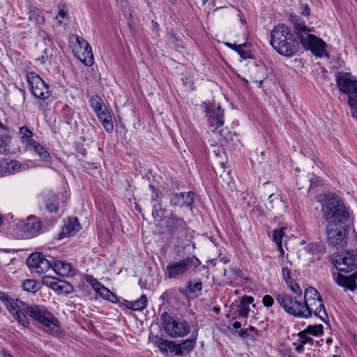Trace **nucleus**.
<instances>
[{
  "instance_id": "10",
  "label": "nucleus",
  "mask_w": 357,
  "mask_h": 357,
  "mask_svg": "<svg viewBox=\"0 0 357 357\" xmlns=\"http://www.w3.org/2000/svg\"><path fill=\"white\" fill-rule=\"evenodd\" d=\"M335 82L340 92L347 94L348 102L357 97V78L350 73L340 72L336 76Z\"/></svg>"
},
{
  "instance_id": "15",
  "label": "nucleus",
  "mask_w": 357,
  "mask_h": 357,
  "mask_svg": "<svg viewBox=\"0 0 357 357\" xmlns=\"http://www.w3.org/2000/svg\"><path fill=\"white\" fill-rule=\"evenodd\" d=\"M319 298L317 300L308 301V302H304L303 303V311L304 313L303 318H310L312 313L318 317H319L324 322L326 323L328 321V316L323 303V307H319Z\"/></svg>"
},
{
  "instance_id": "5",
  "label": "nucleus",
  "mask_w": 357,
  "mask_h": 357,
  "mask_svg": "<svg viewBox=\"0 0 357 357\" xmlns=\"http://www.w3.org/2000/svg\"><path fill=\"white\" fill-rule=\"evenodd\" d=\"M189 227L182 218L172 212L164 219V229L172 243L183 242L187 236Z\"/></svg>"
},
{
  "instance_id": "6",
  "label": "nucleus",
  "mask_w": 357,
  "mask_h": 357,
  "mask_svg": "<svg viewBox=\"0 0 357 357\" xmlns=\"http://www.w3.org/2000/svg\"><path fill=\"white\" fill-rule=\"evenodd\" d=\"M160 321L163 329L171 337H184L190 332V325L187 321L172 317L167 312L161 314Z\"/></svg>"
},
{
  "instance_id": "54",
  "label": "nucleus",
  "mask_w": 357,
  "mask_h": 357,
  "mask_svg": "<svg viewBox=\"0 0 357 357\" xmlns=\"http://www.w3.org/2000/svg\"><path fill=\"white\" fill-rule=\"evenodd\" d=\"M300 13L305 16H308L310 14V8L308 4H301L300 6Z\"/></svg>"
},
{
  "instance_id": "58",
  "label": "nucleus",
  "mask_w": 357,
  "mask_h": 357,
  "mask_svg": "<svg viewBox=\"0 0 357 357\" xmlns=\"http://www.w3.org/2000/svg\"><path fill=\"white\" fill-rule=\"evenodd\" d=\"M76 40L80 49H84V47H88L89 45L86 40L79 36H77Z\"/></svg>"
},
{
  "instance_id": "52",
  "label": "nucleus",
  "mask_w": 357,
  "mask_h": 357,
  "mask_svg": "<svg viewBox=\"0 0 357 357\" xmlns=\"http://www.w3.org/2000/svg\"><path fill=\"white\" fill-rule=\"evenodd\" d=\"M239 308L238 314L242 317H247L250 312V307L246 305H242L241 304L238 305Z\"/></svg>"
},
{
  "instance_id": "45",
  "label": "nucleus",
  "mask_w": 357,
  "mask_h": 357,
  "mask_svg": "<svg viewBox=\"0 0 357 357\" xmlns=\"http://www.w3.org/2000/svg\"><path fill=\"white\" fill-rule=\"evenodd\" d=\"M149 188L152 190L153 193L151 198V202H157L159 200H161V192L152 185H150Z\"/></svg>"
},
{
  "instance_id": "59",
  "label": "nucleus",
  "mask_w": 357,
  "mask_h": 357,
  "mask_svg": "<svg viewBox=\"0 0 357 357\" xmlns=\"http://www.w3.org/2000/svg\"><path fill=\"white\" fill-rule=\"evenodd\" d=\"M307 181L310 183V187H312V185L319 186L322 185V181L319 179L318 178L312 177L309 178Z\"/></svg>"
},
{
  "instance_id": "32",
  "label": "nucleus",
  "mask_w": 357,
  "mask_h": 357,
  "mask_svg": "<svg viewBox=\"0 0 357 357\" xmlns=\"http://www.w3.org/2000/svg\"><path fill=\"white\" fill-rule=\"evenodd\" d=\"M284 236V232L283 231V229H275L273 231V239L274 242L275 243L277 248L278 250L280 252V255L283 256L284 252L282 249V238Z\"/></svg>"
},
{
  "instance_id": "34",
  "label": "nucleus",
  "mask_w": 357,
  "mask_h": 357,
  "mask_svg": "<svg viewBox=\"0 0 357 357\" xmlns=\"http://www.w3.org/2000/svg\"><path fill=\"white\" fill-rule=\"evenodd\" d=\"M83 59L80 58V60L87 66H91L93 63V56L92 50L89 45L88 47H84V52L82 53Z\"/></svg>"
},
{
  "instance_id": "9",
  "label": "nucleus",
  "mask_w": 357,
  "mask_h": 357,
  "mask_svg": "<svg viewBox=\"0 0 357 357\" xmlns=\"http://www.w3.org/2000/svg\"><path fill=\"white\" fill-rule=\"evenodd\" d=\"M349 231V223L340 225H326L328 244L337 248L345 246L347 243Z\"/></svg>"
},
{
  "instance_id": "60",
  "label": "nucleus",
  "mask_w": 357,
  "mask_h": 357,
  "mask_svg": "<svg viewBox=\"0 0 357 357\" xmlns=\"http://www.w3.org/2000/svg\"><path fill=\"white\" fill-rule=\"evenodd\" d=\"M110 291H111L108 288L103 285V287H101L100 290L98 291V294L103 298H105Z\"/></svg>"
},
{
  "instance_id": "22",
  "label": "nucleus",
  "mask_w": 357,
  "mask_h": 357,
  "mask_svg": "<svg viewBox=\"0 0 357 357\" xmlns=\"http://www.w3.org/2000/svg\"><path fill=\"white\" fill-rule=\"evenodd\" d=\"M21 163L17 160H0V176L13 174L20 171Z\"/></svg>"
},
{
  "instance_id": "41",
  "label": "nucleus",
  "mask_w": 357,
  "mask_h": 357,
  "mask_svg": "<svg viewBox=\"0 0 357 357\" xmlns=\"http://www.w3.org/2000/svg\"><path fill=\"white\" fill-rule=\"evenodd\" d=\"M164 214V210L162 207V201L159 200L157 202H155L153 204V209H152V215L153 218H162V216Z\"/></svg>"
},
{
  "instance_id": "53",
  "label": "nucleus",
  "mask_w": 357,
  "mask_h": 357,
  "mask_svg": "<svg viewBox=\"0 0 357 357\" xmlns=\"http://www.w3.org/2000/svg\"><path fill=\"white\" fill-rule=\"evenodd\" d=\"M262 303L266 307H271L274 303V299L271 296L266 295L262 298Z\"/></svg>"
},
{
  "instance_id": "28",
  "label": "nucleus",
  "mask_w": 357,
  "mask_h": 357,
  "mask_svg": "<svg viewBox=\"0 0 357 357\" xmlns=\"http://www.w3.org/2000/svg\"><path fill=\"white\" fill-rule=\"evenodd\" d=\"M19 133L20 142L25 148L30 146L32 142L35 141L33 139V132L26 126H21L19 129Z\"/></svg>"
},
{
  "instance_id": "46",
  "label": "nucleus",
  "mask_w": 357,
  "mask_h": 357,
  "mask_svg": "<svg viewBox=\"0 0 357 357\" xmlns=\"http://www.w3.org/2000/svg\"><path fill=\"white\" fill-rule=\"evenodd\" d=\"M229 271L231 274V280H236L237 278H243L242 271L236 266L229 267Z\"/></svg>"
},
{
  "instance_id": "63",
  "label": "nucleus",
  "mask_w": 357,
  "mask_h": 357,
  "mask_svg": "<svg viewBox=\"0 0 357 357\" xmlns=\"http://www.w3.org/2000/svg\"><path fill=\"white\" fill-rule=\"evenodd\" d=\"M121 306H125L126 308L132 310V301H127L126 299H123V301L120 303Z\"/></svg>"
},
{
  "instance_id": "33",
  "label": "nucleus",
  "mask_w": 357,
  "mask_h": 357,
  "mask_svg": "<svg viewBox=\"0 0 357 357\" xmlns=\"http://www.w3.org/2000/svg\"><path fill=\"white\" fill-rule=\"evenodd\" d=\"M29 18L37 24L45 23V17L42 11L38 8H33L30 10Z\"/></svg>"
},
{
  "instance_id": "14",
  "label": "nucleus",
  "mask_w": 357,
  "mask_h": 357,
  "mask_svg": "<svg viewBox=\"0 0 357 357\" xmlns=\"http://www.w3.org/2000/svg\"><path fill=\"white\" fill-rule=\"evenodd\" d=\"M51 256L43 255L41 252L32 253L26 259L27 266L38 273H43L47 271L52 266Z\"/></svg>"
},
{
  "instance_id": "38",
  "label": "nucleus",
  "mask_w": 357,
  "mask_h": 357,
  "mask_svg": "<svg viewBox=\"0 0 357 357\" xmlns=\"http://www.w3.org/2000/svg\"><path fill=\"white\" fill-rule=\"evenodd\" d=\"M89 102L94 112L99 111L105 106L102 98L98 95H93L89 100Z\"/></svg>"
},
{
  "instance_id": "39",
  "label": "nucleus",
  "mask_w": 357,
  "mask_h": 357,
  "mask_svg": "<svg viewBox=\"0 0 357 357\" xmlns=\"http://www.w3.org/2000/svg\"><path fill=\"white\" fill-rule=\"evenodd\" d=\"M147 301L146 295L142 294L139 299L132 301V310H143L146 307Z\"/></svg>"
},
{
  "instance_id": "36",
  "label": "nucleus",
  "mask_w": 357,
  "mask_h": 357,
  "mask_svg": "<svg viewBox=\"0 0 357 357\" xmlns=\"http://www.w3.org/2000/svg\"><path fill=\"white\" fill-rule=\"evenodd\" d=\"M303 331L308 335L317 337L324 333V326L321 324L309 325L305 329L303 330Z\"/></svg>"
},
{
  "instance_id": "12",
  "label": "nucleus",
  "mask_w": 357,
  "mask_h": 357,
  "mask_svg": "<svg viewBox=\"0 0 357 357\" xmlns=\"http://www.w3.org/2000/svg\"><path fill=\"white\" fill-rule=\"evenodd\" d=\"M277 302L284 310L295 317L303 318V303L287 294H279L275 296Z\"/></svg>"
},
{
  "instance_id": "40",
  "label": "nucleus",
  "mask_w": 357,
  "mask_h": 357,
  "mask_svg": "<svg viewBox=\"0 0 357 357\" xmlns=\"http://www.w3.org/2000/svg\"><path fill=\"white\" fill-rule=\"evenodd\" d=\"M282 202V200L278 195L272 193L268 196V206H267V208L268 209H273L275 206L281 205Z\"/></svg>"
},
{
  "instance_id": "30",
  "label": "nucleus",
  "mask_w": 357,
  "mask_h": 357,
  "mask_svg": "<svg viewBox=\"0 0 357 357\" xmlns=\"http://www.w3.org/2000/svg\"><path fill=\"white\" fill-rule=\"evenodd\" d=\"M319 298V307H323V299L319 293V291L312 287H308L305 290L304 302H308V301H312V300H317Z\"/></svg>"
},
{
  "instance_id": "27",
  "label": "nucleus",
  "mask_w": 357,
  "mask_h": 357,
  "mask_svg": "<svg viewBox=\"0 0 357 357\" xmlns=\"http://www.w3.org/2000/svg\"><path fill=\"white\" fill-rule=\"evenodd\" d=\"M153 342L160 349V351L162 353H167L168 351L170 352H174V342L159 337L158 336H155L153 340Z\"/></svg>"
},
{
  "instance_id": "4",
  "label": "nucleus",
  "mask_w": 357,
  "mask_h": 357,
  "mask_svg": "<svg viewBox=\"0 0 357 357\" xmlns=\"http://www.w3.org/2000/svg\"><path fill=\"white\" fill-rule=\"evenodd\" d=\"M43 232V224L40 219L34 215L29 216L24 220H19L14 224L12 234L16 238H31Z\"/></svg>"
},
{
  "instance_id": "24",
  "label": "nucleus",
  "mask_w": 357,
  "mask_h": 357,
  "mask_svg": "<svg viewBox=\"0 0 357 357\" xmlns=\"http://www.w3.org/2000/svg\"><path fill=\"white\" fill-rule=\"evenodd\" d=\"M196 337L193 339H187L180 344L174 342V354L176 356H183L190 353L196 345Z\"/></svg>"
},
{
  "instance_id": "37",
  "label": "nucleus",
  "mask_w": 357,
  "mask_h": 357,
  "mask_svg": "<svg viewBox=\"0 0 357 357\" xmlns=\"http://www.w3.org/2000/svg\"><path fill=\"white\" fill-rule=\"evenodd\" d=\"M10 313L12 314L13 318L22 326L24 327L29 326V321L24 312L14 311Z\"/></svg>"
},
{
  "instance_id": "19",
  "label": "nucleus",
  "mask_w": 357,
  "mask_h": 357,
  "mask_svg": "<svg viewBox=\"0 0 357 357\" xmlns=\"http://www.w3.org/2000/svg\"><path fill=\"white\" fill-rule=\"evenodd\" d=\"M98 117V120L102 123L104 129L108 133H112L114 131V123L112 118V114L108 109L107 106L105 105L102 109L94 112Z\"/></svg>"
},
{
  "instance_id": "48",
  "label": "nucleus",
  "mask_w": 357,
  "mask_h": 357,
  "mask_svg": "<svg viewBox=\"0 0 357 357\" xmlns=\"http://www.w3.org/2000/svg\"><path fill=\"white\" fill-rule=\"evenodd\" d=\"M282 271L283 278L284 279L286 283L287 284L292 283V281L294 280L292 279V278L291 276L290 269H289L287 267H283Z\"/></svg>"
},
{
  "instance_id": "18",
  "label": "nucleus",
  "mask_w": 357,
  "mask_h": 357,
  "mask_svg": "<svg viewBox=\"0 0 357 357\" xmlns=\"http://www.w3.org/2000/svg\"><path fill=\"white\" fill-rule=\"evenodd\" d=\"M206 112L210 125L215 127V130L224 125V110L220 105H218L217 108L207 107Z\"/></svg>"
},
{
  "instance_id": "43",
  "label": "nucleus",
  "mask_w": 357,
  "mask_h": 357,
  "mask_svg": "<svg viewBox=\"0 0 357 357\" xmlns=\"http://www.w3.org/2000/svg\"><path fill=\"white\" fill-rule=\"evenodd\" d=\"M86 281L91 285L94 291L97 293L100 290L101 287H103L97 279L94 278L92 275H88L86 277Z\"/></svg>"
},
{
  "instance_id": "11",
  "label": "nucleus",
  "mask_w": 357,
  "mask_h": 357,
  "mask_svg": "<svg viewBox=\"0 0 357 357\" xmlns=\"http://www.w3.org/2000/svg\"><path fill=\"white\" fill-rule=\"evenodd\" d=\"M26 77L31 91L36 98L46 100L51 96L50 86L38 74L30 72Z\"/></svg>"
},
{
  "instance_id": "26",
  "label": "nucleus",
  "mask_w": 357,
  "mask_h": 357,
  "mask_svg": "<svg viewBox=\"0 0 357 357\" xmlns=\"http://www.w3.org/2000/svg\"><path fill=\"white\" fill-rule=\"evenodd\" d=\"M50 287L59 294H69L73 291V286L65 280H57L51 282Z\"/></svg>"
},
{
  "instance_id": "50",
  "label": "nucleus",
  "mask_w": 357,
  "mask_h": 357,
  "mask_svg": "<svg viewBox=\"0 0 357 357\" xmlns=\"http://www.w3.org/2000/svg\"><path fill=\"white\" fill-rule=\"evenodd\" d=\"M169 43H172V45H174L175 47H176L177 48H179V47H183L182 46V43H181V40H180L179 39H178L175 34L174 33H171L169 34Z\"/></svg>"
},
{
  "instance_id": "29",
  "label": "nucleus",
  "mask_w": 357,
  "mask_h": 357,
  "mask_svg": "<svg viewBox=\"0 0 357 357\" xmlns=\"http://www.w3.org/2000/svg\"><path fill=\"white\" fill-rule=\"evenodd\" d=\"M44 202L45 208L48 212L54 213L57 211L59 203L56 195L53 193L48 194Z\"/></svg>"
},
{
  "instance_id": "61",
  "label": "nucleus",
  "mask_w": 357,
  "mask_h": 357,
  "mask_svg": "<svg viewBox=\"0 0 357 357\" xmlns=\"http://www.w3.org/2000/svg\"><path fill=\"white\" fill-rule=\"evenodd\" d=\"M77 151L80 153L82 155L84 156L87 153V150L84 147V146L82 144H77L76 148Z\"/></svg>"
},
{
  "instance_id": "8",
  "label": "nucleus",
  "mask_w": 357,
  "mask_h": 357,
  "mask_svg": "<svg viewBox=\"0 0 357 357\" xmlns=\"http://www.w3.org/2000/svg\"><path fill=\"white\" fill-rule=\"evenodd\" d=\"M201 264L195 256L187 257L179 261L171 262L166 266L165 275L168 278L180 279L193 268L196 269Z\"/></svg>"
},
{
  "instance_id": "1",
  "label": "nucleus",
  "mask_w": 357,
  "mask_h": 357,
  "mask_svg": "<svg viewBox=\"0 0 357 357\" xmlns=\"http://www.w3.org/2000/svg\"><path fill=\"white\" fill-rule=\"evenodd\" d=\"M295 31L284 24L276 26L271 32V45L280 55L291 57L300 50V41L297 40Z\"/></svg>"
},
{
  "instance_id": "35",
  "label": "nucleus",
  "mask_w": 357,
  "mask_h": 357,
  "mask_svg": "<svg viewBox=\"0 0 357 357\" xmlns=\"http://www.w3.org/2000/svg\"><path fill=\"white\" fill-rule=\"evenodd\" d=\"M22 289L27 292L35 293L39 289V283L36 280H26L22 283Z\"/></svg>"
},
{
  "instance_id": "62",
  "label": "nucleus",
  "mask_w": 357,
  "mask_h": 357,
  "mask_svg": "<svg viewBox=\"0 0 357 357\" xmlns=\"http://www.w3.org/2000/svg\"><path fill=\"white\" fill-rule=\"evenodd\" d=\"M121 306H125L126 308L132 310V301H127L126 299H123V301L120 303Z\"/></svg>"
},
{
  "instance_id": "3",
  "label": "nucleus",
  "mask_w": 357,
  "mask_h": 357,
  "mask_svg": "<svg viewBox=\"0 0 357 357\" xmlns=\"http://www.w3.org/2000/svg\"><path fill=\"white\" fill-rule=\"evenodd\" d=\"M294 31L296 38L305 50H310L317 56H323L326 54V43L320 38L313 35V29L309 28L301 19L294 22Z\"/></svg>"
},
{
  "instance_id": "21",
  "label": "nucleus",
  "mask_w": 357,
  "mask_h": 357,
  "mask_svg": "<svg viewBox=\"0 0 357 357\" xmlns=\"http://www.w3.org/2000/svg\"><path fill=\"white\" fill-rule=\"evenodd\" d=\"M356 278L357 271L349 276L338 273L335 282L340 287H345L350 291H354L357 288Z\"/></svg>"
},
{
  "instance_id": "25",
  "label": "nucleus",
  "mask_w": 357,
  "mask_h": 357,
  "mask_svg": "<svg viewBox=\"0 0 357 357\" xmlns=\"http://www.w3.org/2000/svg\"><path fill=\"white\" fill-rule=\"evenodd\" d=\"M51 268H52L58 275H73L74 272V270L70 264L54 260L53 257L52 259Z\"/></svg>"
},
{
  "instance_id": "17",
  "label": "nucleus",
  "mask_w": 357,
  "mask_h": 357,
  "mask_svg": "<svg viewBox=\"0 0 357 357\" xmlns=\"http://www.w3.org/2000/svg\"><path fill=\"white\" fill-rule=\"evenodd\" d=\"M195 194L192 191L186 192H173L169 198L171 206L186 207L190 211L194 207Z\"/></svg>"
},
{
  "instance_id": "20",
  "label": "nucleus",
  "mask_w": 357,
  "mask_h": 357,
  "mask_svg": "<svg viewBox=\"0 0 357 357\" xmlns=\"http://www.w3.org/2000/svg\"><path fill=\"white\" fill-rule=\"evenodd\" d=\"M81 229V226L77 218H69L60 231L58 238L63 239L66 237H70L75 235Z\"/></svg>"
},
{
  "instance_id": "7",
  "label": "nucleus",
  "mask_w": 357,
  "mask_h": 357,
  "mask_svg": "<svg viewBox=\"0 0 357 357\" xmlns=\"http://www.w3.org/2000/svg\"><path fill=\"white\" fill-rule=\"evenodd\" d=\"M328 260L341 272L357 271V249L348 250L330 255Z\"/></svg>"
},
{
  "instance_id": "51",
  "label": "nucleus",
  "mask_w": 357,
  "mask_h": 357,
  "mask_svg": "<svg viewBox=\"0 0 357 357\" xmlns=\"http://www.w3.org/2000/svg\"><path fill=\"white\" fill-rule=\"evenodd\" d=\"M290 288H291V290L294 293L296 294L297 296H301L302 295V290L300 287V286L294 282V280L292 281V283H290L289 284H288Z\"/></svg>"
},
{
  "instance_id": "31",
  "label": "nucleus",
  "mask_w": 357,
  "mask_h": 357,
  "mask_svg": "<svg viewBox=\"0 0 357 357\" xmlns=\"http://www.w3.org/2000/svg\"><path fill=\"white\" fill-rule=\"evenodd\" d=\"M202 282L200 280L193 282L192 280H189L187 282L186 289L190 294H193L195 297H197L202 290Z\"/></svg>"
},
{
  "instance_id": "47",
  "label": "nucleus",
  "mask_w": 357,
  "mask_h": 357,
  "mask_svg": "<svg viewBox=\"0 0 357 357\" xmlns=\"http://www.w3.org/2000/svg\"><path fill=\"white\" fill-rule=\"evenodd\" d=\"M348 104L351 108L352 116L357 119V97L350 99Z\"/></svg>"
},
{
  "instance_id": "44",
  "label": "nucleus",
  "mask_w": 357,
  "mask_h": 357,
  "mask_svg": "<svg viewBox=\"0 0 357 357\" xmlns=\"http://www.w3.org/2000/svg\"><path fill=\"white\" fill-rule=\"evenodd\" d=\"M11 139V136L8 135H0V153H2L5 151V148L8 146Z\"/></svg>"
},
{
  "instance_id": "16",
  "label": "nucleus",
  "mask_w": 357,
  "mask_h": 357,
  "mask_svg": "<svg viewBox=\"0 0 357 357\" xmlns=\"http://www.w3.org/2000/svg\"><path fill=\"white\" fill-rule=\"evenodd\" d=\"M0 301L9 312L17 311L24 312L28 315L32 307V305H29L20 299H16L15 301H14L8 294L3 291H0Z\"/></svg>"
},
{
  "instance_id": "49",
  "label": "nucleus",
  "mask_w": 357,
  "mask_h": 357,
  "mask_svg": "<svg viewBox=\"0 0 357 357\" xmlns=\"http://www.w3.org/2000/svg\"><path fill=\"white\" fill-rule=\"evenodd\" d=\"M248 47H242L241 52H239V56L243 59H253L252 52L250 50L248 49Z\"/></svg>"
},
{
  "instance_id": "13",
  "label": "nucleus",
  "mask_w": 357,
  "mask_h": 357,
  "mask_svg": "<svg viewBox=\"0 0 357 357\" xmlns=\"http://www.w3.org/2000/svg\"><path fill=\"white\" fill-rule=\"evenodd\" d=\"M28 315L46 327L51 328L59 324V320L42 305H33Z\"/></svg>"
},
{
  "instance_id": "55",
  "label": "nucleus",
  "mask_w": 357,
  "mask_h": 357,
  "mask_svg": "<svg viewBox=\"0 0 357 357\" xmlns=\"http://www.w3.org/2000/svg\"><path fill=\"white\" fill-rule=\"evenodd\" d=\"M49 50L45 49L43 51V54L38 58V61H40V63L44 64L47 62V61L49 59V54H48Z\"/></svg>"
},
{
  "instance_id": "42",
  "label": "nucleus",
  "mask_w": 357,
  "mask_h": 357,
  "mask_svg": "<svg viewBox=\"0 0 357 357\" xmlns=\"http://www.w3.org/2000/svg\"><path fill=\"white\" fill-rule=\"evenodd\" d=\"M298 336L299 337V342L302 343V344H310L312 345L314 344V340L308 336V334H307L303 331H300L298 334Z\"/></svg>"
},
{
  "instance_id": "56",
  "label": "nucleus",
  "mask_w": 357,
  "mask_h": 357,
  "mask_svg": "<svg viewBox=\"0 0 357 357\" xmlns=\"http://www.w3.org/2000/svg\"><path fill=\"white\" fill-rule=\"evenodd\" d=\"M254 301V298L252 296H244L240 304H241L242 305H246L248 306L249 304H251Z\"/></svg>"
},
{
  "instance_id": "23",
  "label": "nucleus",
  "mask_w": 357,
  "mask_h": 357,
  "mask_svg": "<svg viewBox=\"0 0 357 357\" xmlns=\"http://www.w3.org/2000/svg\"><path fill=\"white\" fill-rule=\"evenodd\" d=\"M26 149L33 150L40 157V160L46 167H49L52 164L51 156L47 150L36 140L32 142L30 146L26 147Z\"/></svg>"
},
{
  "instance_id": "2",
  "label": "nucleus",
  "mask_w": 357,
  "mask_h": 357,
  "mask_svg": "<svg viewBox=\"0 0 357 357\" xmlns=\"http://www.w3.org/2000/svg\"><path fill=\"white\" fill-rule=\"evenodd\" d=\"M322 217L326 225L348 224L349 213L341 198L330 193L321 202Z\"/></svg>"
},
{
  "instance_id": "64",
  "label": "nucleus",
  "mask_w": 357,
  "mask_h": 357,
  "mask_svg": "<svg viewBox=\"0 0 357 357\" xmlns=\"http://www.w3.org/2000/svg\"><path fill=\"white\" fill-rule=\"evenodd\" d=\"M59 15L61 18L65 19L68 17V10L66 8H61L59 12Z\"/></svg>"
},
{
  "instance_id": "57",
  "label": "nucleus",
  "mask_w": 357,
  "mask_h": 357,
  "mask_svg": "<svg viewBox=\"0 0 357 357\" xmlns=\"http://www.w3.org/2000/svg\"><path fill=\"white\" fill-rule=\"evenodd\" d=\"M105 299L114 303H120L119 298L112 291L109 292V294L107 295V296H106Z\"/></svg>"
}]
</instances>
